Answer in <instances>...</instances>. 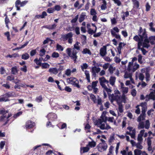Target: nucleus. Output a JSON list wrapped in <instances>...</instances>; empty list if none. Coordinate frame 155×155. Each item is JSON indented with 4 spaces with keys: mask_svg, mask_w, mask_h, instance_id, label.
Returning a JSON list of instances; mask_svg holds the SVG:
<instances>
[{
    "mask_svg": "<svg viewBox=\"0 0 155 155\" xmlns=\"http://www.w3.org/2000/svg\"><path fill=\"white\" fill-rule=\"evenodd\" d=\"M5 35L7 37L8 41H10L11 40L10 37V33L8 31H7L4 33Z\"/></svg>",
    "mask_w": 155,
    "mask_h": 155,
    "instance_id": "63",
    "label": "nucleus"
},
{
    "mask_svg": "<svg viewBox=\"0 0 155 155\" xmlns=\"http://www.w3.org/2000/svg\"><path fill=\"white\" fill-rule=\"evenodd\" d=\"M50 65L48 63H43L41 65V67L42 68H49Z\"/></svg>",
    "mask_w": 155,
    "mask_h": 155,
    "instance_id": "49",
    "label": "nucleus"
},
{
    "mask_svg": "<svg viewBox=\"0 0 155 155\" xmlns=\"http://www.w3.org/2000/svg\"><path fill=\"white\" fill-rule=\"evenodd\" d=\"M104 89V90L105 91H106L109 95V97H110V96H111V95H110V93L111 91V89L110 88H108L106 86L105 87L103 88Z\"/></svg>",
    "mask_w": 155,
    "mask_h": 155,
    "instance_id": "33",
    "label": "nucleus"
},
{
    "mask_svg": "<svg viewBox=\"0 0 155 155\" xmlns=\"http://www.w3.org/2000/svg\"><path fill=\"white\" fill-rule=\"evenodd\" d=\"M96 145V143L94 141H92L91 142H89L88 143V145L87 146L91 148L94 147Z\"/></svg>",
    "mask_w": 155,
    "mask_h": 155,
    "instance_id": "32",
    "label": "nucleus"
},
{
    "mask_svg": "<svg viewBox=\"0 0 155 155\" xmlns=\"http://www.w3.org/2000/svg\"><path fill=\"white\" fill-rule=\"evenodd\" d=\"M11 72L13 74H15L17 73L18 72L17 67L15 66L12 67L11 69Z\"/></svg>",
    "mask_w": 155,
    "mask_h": 155,
    "instance_id": "44",
    "label": "nucleus"
},
{
    "mask_svg": "<svg viewBox=\"0 0 155 155\" xmlns=\"http://www.w3.org/2000/svg\"><path fill=\"white\" fill-rule=\"evenodd\" d=\"M80 43L77 41L74 45V48L72 50L69 48H68L66 49V52L67 54L72 59L74 60V63L76 62V59L78 57L77 56V54L78 53L77 50H79L80 49Z\"/></svg>",
    "mask_w": 155,
    "mask_h": 155,
    "instance_id": "2",
    "label": "nucleus"
},
{
    "mask_svg": "<svg viewBox=\"0 0 155 155\" xmlns=\"http://www.w3.org/2000/svg\"><path fill=\"white\" fill-rule=\"evenodd\" d=\"M91 99L93 101L94 103H95L97 102V100L96 97L94 95L91 94L90 95Z\"/></svg>",
    "mask_w": 155,
    "mask_h": 155,
    "instance_id": "38",
    "label": "nucleus"
},
{
    "mask_svg": "<svg viewBox=\"0 0 155 155\" xmlns=\"http://www.w3.org/2000/svg\"><path fill=\"white\" fill-rule=\"evenodd\" d=\"M127 99V98L124 94H123L121 96L119 91H118L114 94H112L109 97V99L112 103L114 101H116L117 104H121L122 102L125 103Z\"/></svg>",
    "mask_w": 155,
    "mask_h": 155,
    "instance_id": "3",
    "label": "nucleus"
},
{
    "mask_svg": "<svg viewBox=\"0 0 155 155\" xmlns=\"http://www.w3.org/2000/svg\"><path fill=\"white\" fill-rule=\"evenodd\" d=\"M134 155H140L142 154V151L136 149L134 151Z\"/></svg>",
    "mask_w": 155,
    "mask_h": 155,
    "instance_id": "43",
    "label": "nucleus"
},
{
    "mask_svg": "<svg viewBox=\"0 0 155 155\" xmlns=\"http://www.w3.org/2000/svg\"><path fill=\"white\" fill-rule=\"evenodd\" d=\"M97 104L98 105H102V99L98 96V97L97 99Z\"/></svg>",
    "mask_w": 155,
    "mask_h": 155,
    "instance_id": "59",
    "label": "nucleus"
},
{
    "mask_svg": "<svg viewBox=\"0 0 155 155\" xmlns=\"http://www.w3.org/2000/svg\"><path fill=\"white\" fill-rule=\"evenodd\" d=\"M92 70L94 74L99 73L101 71V68H100L94 66L92 68Z\"/></svg>",
    "mask_w": 155,
    "mask_h": 155,
    "instance_id": "27",
    "label": "nucleus"
},
{
    "mask_svg": "<svg viewBox=\"0 0 155 155\" xmlns=\"http://www.w3.org/2000/svg\"><path fill=\"white\" fill-rule=\"evenodd\" d=\"M103 142L99 144L97 146V148L99 151L103 152L106 150L107 145L104 141L103 140Z\"/></svg>",
    "mask_w": 155,
    "mask_h": 155,
    "instance_id": "9",
    "label": "nucleus"
},
{
    "mask_svg": "<svg viewBox=\"0 0 155 155\" xmlns=\"http://www.w3.org/2000/svg\"><path fill=\"white\" fill-rule=\"evenodd\" d=\"M82 53L83 54H87L90 55L91 54V53L90 51L87 48L84 49L83 51H82Z\"/></svg>",
    "mask_w": 155,
    "mask_h": 155,
    "instance_id": "31",
    "label": "nucleus"
},
{
    "mask_svg": "<svg viewBox=\"0 0 155 155\" xmlns=\"http://www.w3.org/2000/svg\"><path fill=\"white\" fill-rule=\"evenodd\" d=\"M115 70V68L113 67L112 66H110L109 67L108 70L111 74H113L114 71Z\"/></svg>",
    "mask_w": 155,
    "mask_h": 155,
    "instance_id": "56",
    "label": "nucleus"
},
{
    "mask_svg": "<svg viewBox=\"0 0 155 155\" xmlns=\"http://www.w3.org/2000/svg\"><path fill=\"white\" fill-rule=\"evenodd\" d=\"M139 123L138 126V128L139 129H143L145 127V125L143 122H139Z\"/></svg>",
    "mask_w": 155,
    "mask_h": 155,
    "instance_id": "42",
    "label": "nucleus"
},
{
    "mask_svg": "<svg viewBox=\"0 0 155 155\" xmlns=\"http://www.w3.org/2000/svg\"><path fill=\"white\" fill-rule=\"evenodd\" d=\"M80 150L81 152H82L83 153H84L85 152H87L89 151V148L87 145L86 147H81Z\"/></svg>",
    "mask_w": 155,
    "mask_h": 155,
    "instance_id": "30",
    "label": "nucleus"
},
{
    "mask_svg": "<svg viewBox=\"0 0 155 155\" xmlns=\"http://www.w3.org/2000/svg\"><path fill=\"white\" fill-rule=\"evenodd\" d=\"M135 7L138 8L139 7V3L137 0H132Z\"/></svg>",
    "mask_w": 155,
    "mask_h": 155,
    "instance_id": "40",
    "label": "nucleus"
},
{
    "mask_svg": "<svg viewBox=\"0 0 155 155\" xmlns=\"http://www.w3.org/2000/svg\"><path fill=\"white\" fill-rule=\"evenodd\" d=\"M29 57V55L27 53L23 54L21 56L22 59L24 60H27Z\"/></svg>",
    "mask_w": 155,
    "mask_h": 155,
    "instance_id": "35",
    "label": "nucleus"
},
{
    "mask_svg": "<svg viewBox=\"0 0 155 155\" xmlns=\"http://www.w3.org/2000/svg\"><path fill=\"white\" fill-rule=\"evenodd\" d=\"M46 51L44 49H41L39 55L41 57L43 56L45 54Z\"/></svg>",
    "mask_w": 155,
    "mask_h": 155,
    "instance_id": "52",
    "label": "nucleus"
},
{
    "mask_svg": "<svg viewBox=\"0 0 155 155\" xmlns=\"http://www.w3.org/2000/svg\"><path fill=\"white\" fill-rule=\"evenodd\" d=\"M138 34L140 39L143 41V47L148 48L150 46L149 42L151 45L155 44V35L151 36L148 38L145 28L143 29L141 27H140Z\"/></svg>",
    "mask_w": 155,
    "mask_h": 155,
    "instance_id": "1",
    "label": "nucleus"
},
{
    "mask_svg": "<svg viewBox=\"0 0 155 155\" xmlns=\"http://www.w3.org/2000/svg\"><path fill=\"white\" fill-rule=\"evenodd\" d=\"M116 78L115 77L111 76L110 77L109 81L110 84L112 86L114 85Z\"/></svg>",
    "mask_w": 155,
    "mask_h": 155,
    "instance_id": "24",
    "label": "nucleus"
},
{
    "mask_svg": "<svg viewBox=\"0 0 155 155\" xmlns=\"http://www.w3.org/2000/svg\"><path fill=\"white\" fill-rule=\"evenodd\" d=\"M86 16V13L84 12H82L79 18V20L80 22H82L84 21L85 19V17Z\"/></svg>",
    "mask_w": 155,
    "mask_h": 155,
    "instance_id": "29",
    "label": "nucleus"
},
{
    "mask_svg": "<svg viewBox=\"0 0 155 155\" xmlns=\"http://www.w3.org/2000/svg\"><path fill=\"white\" fill-rule=\"evenodd\" d=\"M73 34L72 32H69L67 34L61 35V39L63 41H65L71 37H72Z\"/></svg>",
    "mask_w": 155,
    "mask_h": 155,
    "instance_id": "13",
    "label": "nucleus"
},
{
    "mask_svg": "<svg viewBox=\"0 0 155 155\" xmlns=\"http://www.w3.org/2000/svg\"><path fill=\"white\" fill-rule=\"evenodd\" d=\"M145 130H141L140 132V134H138L137 138V140L140 142H142L143 140L142 137L143 135Z\"/></svg>",
    "mask_w": 155,
    "mask_h": 155,
    "instance_id": "14",
    "label": "nucleus"
},
{
    "mask_svg": "<svg viewBox=\"0 0 155 155\" xmlns=\"http://www.w3.org/2000/svg\"><path fill=\"white\" fill-rule=\"evenodd\" d=\"M49 72L51 74H56L58 72L57 69L56 68H50L48 70Z\"/></svg>",
    "mask_w": 155,
    "mask_h": 155,
    "instance_id": "22",
    "label": "nucleus"
},
{
    "mask_svg": "<svg viewBox=\"0 0 155 155\" xmlns=\"http://www.w3.org/2000/svg\"><path fill=\"white\" fill-rule=\"evenodd\" d=\"M8 110H6L5 109L3 108H1L0 109V114H2L1 116L0 121H5L4 125L6 124L9 120V118L12 116L11 114H8V115L6 114L8 113Z\"/></svg>",
    "mask_w": 155,
    "mask_h": 155,
    "instance_id": "5",
    "label": "nucleus"
},
{
    "mask_svg": "<svg viewBox=\"0 0 155 155\" xmlns=\"http://www.w3.org/2000/svg\"><path fill=\"white\" fill-rule=\"evenodd\" d=\"M137 60V58L134 57L132 58L131 61L129 62L127 68L128 71H130L133 73L139 68V65L136 62Z\"/></svg>",
    "mask_w": 155,
    "mask_h": 155,
    "instance_id": "4",
    "label": "nucleus"
},
{
    "mask_svg": "<svg viewBox=\"0 0 155 155\" xmlns=\"http://www.w3.org/2000/svg\"><path fill=\"white\" fill-rule=\"evenodd\" d=\"M67 81L70 84H72L78 88L80 87V86L78 84L79 81L76 78L74 77H71L68 79Z\"/></svg>",
    "mask_w": 155,
    "mask_h": 155,
    "instance_id": "10",
    "label": "nucleus"
},
{
    "mask_svg": "<svg viewBox=\"0 0 155 155\" xmlns=\"http://www.w3.org/2000/svg\"><path fill=\"white\" fill-rule=\"evenodd\" d=\"M85 74L88 82H90V77L89 71H85Z\"/></svg>",
    "mask_w": 155,
    "mask_h": 155,
    "instance_id": "37",
    "label": "nucleus"
},
{
    "mask_svg": "<svg viewBox=\"0 0 155 155\" xmlns=\"http://www.w3.org/2000/svg\"><path fill=\"white\" fill-rule=\"evenodd\" d=\"M85 74L88 82H90V77L89 71H85Z\"/></svg>",
    "mask_w": 155,
    "mask_h": 155,
    "instance_id": "36",
    "label": "nucleus"
},
{
    "mask_svg": "<svg viewBox=\"0 0 155 155\" xmlns=\"http://www.w3.org/2000/svg\"><path fill=\"white\" fill-rule=\"evenodd\" d=\"M99 81L100 85L103 88L106 86L105 85L106 84H108L109 82V81L107 80L104 77L99 78Z\"/></svg>",
    "mask_w": 155,
    "mask_h": 155,
    "instance_id": "11",
    "label": "nucleus"
},
{
    "mask_svg": "<svg viewBox=\"0 0 155 155\" xmlns=\"http://www.w3.org/2000/svg\"><path fill=\"white\" fill-rule=\"evenodd\" d=\"M100 54L102 57H104L106 54V47L105 46H104L100 49Z\"/></svg>",
    "mask_w": 155,
    "mask_h": 155,
    "instance_id": "19",
    "label": "nucleus"
},
{
    "mask_svg": "<svg viewBox=\"0 0 155 155\" xmlns=\"http://www.w3.org/2000/svg\"><path fill=\"white\" fill-rule=\"evenodd\" d=\"M133 72L130 71H128L127 69L124 71V78L125 79L129 78L130 80L131 83L134 84L135 83L132 77Z\"/></svg>",
    "mask_w": 155,
    "mask_h": 155,
    "instance_id": "8",
    "label": "nucleus"
},
{
    "mask_svg": "<svg viewBox=\"0 0 155 155\" xmlns=\"http://www.w3.org/2000/svg\"><path fill=\"white\" fill-rule=\"evenodd\" d=\"M90 13L91 15L92 16L96 15L97 14L96 11L94 8H92L91 9Z\"/></svg>",
    "mask_w": 155,
    "mask_h": 155,
    "instance_id": "55",
    "label": "nucleus"
},
{
    "mask_svg": "<svg viewBox=\"0 0 155 155\" xmlns=\"http://www.w3.org/2000/svg\"><path fill=\"white\" fill-rule=\"evenodd\" d=\"M88 65L86 63H84L82 64V65H81V70L83 71H84V69H87L88 68Z\"/></svg>",
    "mask_w": 155,
    "mask_h": 155,
    "instance_id": "47",
    "label": "nucleus"
},
{
    "mask_svg": "<svg viewBox=\"0 0 155 155\" xmlns=\"http://www.w3.org/2000/svg\"><path fill=\"white\" fill-rule=\"evenodd\" d=\"M13 94H14L13 92H8L5 94L4 95V97H3L5 98L7 100V101H9V100L8 99V98L10 97L14 96L13 95Z\"/></svg>",
    "mask_w": 155,
    "mask_h": 155,
    "instance_id": "25",
    "label": "nucleus"
},
{
    "mask_svg": "<svg viewBox=\"0 0 155 155\" xmlns=\"http://www.w3.org/2000/svg\"><path fill=\"white\" fill-rule=\"evenodd\" d=\"M19 57V55L18 54L15 53L14 54L12 55L9 54L6 57L7 58H15L16 57Z\"/></svg>",
    "mask_w": 155,
    "mask_h": 155,
    "instance_id": "39",
    "label": "nucleus"
},
{
    "mask_svg": "<svg viewBox=\"0 0 155 155\" xmlns=\"http://www.w3.org/2000/svg\"><path fill=\"white\" fill-rule=\"evenodd\" d=\"M145 128L146 129H148L150 126V123L149 120H147L145 122Z\"/></svg>",
    "mask_w": 155,
    "mask_h": 155,
    "instance_id": "50",
    "label": "nucleus"
},
{
    "mask_svg": "<svg viewBox=\"0 0 155 155\" xmlns=\"http://www.w3.org/2000/svg\"><path fill=\"white\" fill-rule=\"evenodd\" d=\"M57 49L59 51H62L63 50L64 48L61 45L57 44Z\"/></svg>",
    "mask_w": 155,
    "mask_h": 155,
    "instance_id": "54",
    "label": "nucleus"
},
{
    "mask_svg": "<svg viewBox=\"0 0 155 155\" xmlns=\"http://www.w3.org/2000/svg\"><path fill=\"white\" fill-rule=\"evenodd\" d=\"M102 133V132L99 129L96 130V131L94 132L93 134L94 135L96 134H101Z\"/></svg>",
    "mask_w": 155,
    "mask_h": 155,
    "instance_id": "61",
    "label": "nucleus"
},
{
    "mask_svg": "<svg viewBox=\"0 0 155 155\" xmlns=\"http://www.w3.org/2000/svg\"><path fill=\"white\" fill-rule=\"evenodd\" d=\"M96 125L102 130H108L111 128L106 123L103 122L101 120H97L96 121Z\"/></svg>",
    "mask_w": 155,
    "mask_h": 155,
    "instance_id": "7",
    "label": "nucleus"
},
{
    "mask_svg": "<svg viewBox=\"0 0 155 155\" xmlns=\"http://www.w3.org/2000/svg\"><path fill=\"white\" fill-rule=\"evenodd\" d=\"M106 112L104 111L101 117V118L98 120H101L103 122H106L107 120V117L106 116Z\"/></svg>",
    "mask_w": 155,
    "mask_h": 155,
    "instance_id": "20",
    "label": "nucleus"
},
{
    "mask_svg": "<svg viewBox=\"0 0 155 155\" xmlns=\"http://www.w3.org/2000/svg\"><path fill=\"white\" fill-rule=\"evenodd\" d=\"M142 142H138V143L136 144L135 146L137 148H139L140 149H141L143 148V146L141 145V144Z\"/></svg>",
    "mask_w": 155,
    "mask_h": 155,
    "instance_id": "53",
    "label": "nucleus"
},
{
    "mask_svg": "<svg viewBox=\"0 0 155 155\" xmlns=\"http://www.w3.org/2000/svg\"><path fill=\"white\" fill-rule=\"evenodd\" d=\"M153 91H151L149 95H147L145 97V100L148 101L150 100H155V93Z\"/></svg>",
    "mask_w": 155,
    "mask_h": 155,
    "instance_id": "12",
    "label": "nucleus"
},
{
    "mask_svg": "<svg viewBox=\"0 0 155 155\" xmlns=\"http://www.w3.org/2000/svg\"><path fill=\"white\" fill-rule=\"evenodd\" d=\"M98 83V81H97L93 82L92 83L91 85H89L87 86L88 89L90 91L92 90L93 88L96 87Z\"/></svg>",
    "mask_w": 155,
    "mask_h": 155,
    "instance_id": "18",
    "label": "nucleus"
},
{
    "mask_svg": "<svg viewBox=\"0 0 155 155\" xmlns=\"http://www.w3.org/2000/svg\"><path fill=\"white\" fill-rule=\"evenodd\" d=\"M57 26V24H54L51 25H49L47 27V28L49 29H53L56 27Z\"/></svg>",
    "mask_w": 155,
    "mask_h": 155,
    "instance_id": "34",
    "label": "nucleus"
},
{
    "mask_svg": "<svg viewBox=\"0 0 155 155\" xmlns=\"http://www.w3.org/2000/svg\"><path fill=\"white\" fill-rule=\"evenodd\" d=\"M140 105H137L136 107L137 109L135 110V112L137 114H139L140 113Z\"/></svg>",
    "mask_w": 155,
    "mask_h": 155,
    "instance_id": "60",
    "label": "nucleus"
},
{
    "mask_svg": "<svg viewBox=\"0 0 155 155\" xmlns=\"http://www.w3.org/2000/svg\"><path fill=\"white\" fill-rule=\"evenodd\" d=\"M128 88L127 87H123L121 89L122 91V93H123V94H124L125 95V94H126L128 92Z\"/></svg>",
    "mask_w": 155,
    "mask_h": 155,
    "instance_id": "48",
    "label": "nucleus"
},
{
    "mask_svg": "<svg viewBox=\"0 0 155 155\" xmlns=\"http://www.w3.org/2000/svg\"><path fill=\"white\" fill-rule=\"evenodd\" d=\"M54 11V9L53 8H50L47 9V12L49 13H53Z\"/></svg>",
    "mask_w": 155,
    "mask_h": 155,
    "instance_id": "64",
    "label": "nucleus"
},
{
    "mask_svg": "<svg viewBox=\"0 0 155 155\" xmlns=\"http://www.w3.org/2000/svg\"><path fill=\"white\" fill-rule=\"evenodd\" d=\"M145 114L142 113L137 118V121L138 122H141V121L145 120Z\"/></svg>",
    "mask_w": 155,
    "mask_h": 155,
    "instance_id": "28",
    "label": "nucleus"
},
{
    "mask_svg": "<svg viewBox=\"0 0 155 155\" xmlns=\"http://www.w3.org/2000/svg\"><path fill=\"white\" fill-rule=\"evenodd\" d=\"M125 45V44L124 43L120 42L119 44V46L117 48V50L119 54L121 53V50L123 47Z\"/></svg>",
    "mask_w": 155,
    "mask_h": 155,
    "instance_id": "21",
    "label": "nucleus"
},
{
    "mask_svg": "<svg viewBox=\"0 0 155 155\" xmlns=\"http://www.w3.org/2000/svg\"><path fill=\"white\" fill-rule=\"evenodd\" d=\"M138 61L140 64H142L143 63L142 61V56L141 54H139L138 56Z\"/></svg>",
    "mask_w": 155,
    "mask_h": 155,
    "instance_id": "57",
    "label": "nucleus"
},
{
    "mask_svg": "<svg viewBox=\"0 0 155 155\" xmlns=\"http://www.w3.org/2000/svg\"><path fill=\"white\" fill-rule=\"evenodd\" d=\"M133 39L137 42L138 49L141 50L143 55H145L147 52V51L143 48V41L140 39L139 36L137 35H136L133 37Z\"/></svg>",
    "mask_w": 155,
    "mask_h": 155,
    "instance_id": "6",
    "label": "nucleus"
},
{
    "mask_svg": "<svg viewBox=\"0 0 155 155\" xmlns=\"http://www.w3.org/2000/svg\"><path fill=\"white\" fill-rule=\"evenodd\" d=\"M47 117H48L49 120H54L57 119V116L54 113H49L47 115Z\"/></svg>",
    "mask_w": 155,
    "mask_h": 155,
    "instance_id": "15",
    "label": "nucleus"
},
{
    "mask_svg": "<svg viewBox=\"0 0 155 155\" xmlns=\"http://www.w3.org/2000/svg\"><path fill=\"white\" fill-rule=\"evenodd\" d=\"M97 30V28H95L94 30L92 29L91 28H89L88 30V33L91 35H92L93 34L95 33L96 32Z\"/></svg>",
    "mask_w": 155,
    "mask_h": 155,
    "instance_id": "41",
    "label": "nucleus"
},
{
    "mask_svg": "<svg viewBox=\"0 0 155 155\" xmlns=\"http://www.w3.org/2000/svg\"><path fill=\"white\" fill-rule=\"evenodd\" d=\"M119 106L118 110L120 113H122L123 112V106L121 104H118Z\"/></svg>",
    "mask_w": 155,
    "mask_h": 155,
    "instance_id": "62",
    "label": "nucleus"
},
{
    "mask_svg": "<svg viewBox=\"0 0 155 155\" xmlns=\"http://www.w3.org/2000/svg\"><path fill=\"white\" fill-rule=\"evenodd\" d=\"M129 15V12L128 11L125 12H122L121 13V16L123 20H125V17H128Z\"/></svg>",
    "mask_w": 155,
    "mask_h": 155,
    "instance_id": "26",
    "label": "nucleus"
},
{
    "mask_svg": "<svg viewBox=\"0 0 155 155\" xmlns=\"http://www.w3.org/2000/svg\"><path fill=\"white\" fill-rule=\"evenodd\" d=\"M107 8V2H103V4L101 6V9L102 10H105Z\"/></svg>",
    "mask_w": 155,
    "mask_h": 155,
    "instance_id": "46",
    "label": "nucleus"
},
{
    "mask_svg": "<svg viewBox=\"0 0 155 155\" xmlns=\"http://www.w3.org/2000/svg\"><path fill=\"white\" fill-rule=\"evenodd\" d=\"M28 42H29L28 41L26 42L24 44L21 45V47H19L17 48H15V49H14V50L20 49H21L24 48V47H25V46H26L28 45Z\"/></svg>",
    "mask_w": 155,
    "mask_h": 155,
    "instance_id": "51",
    "label": "nucleus"
},
{
    "mask_svg": "<svg viewBox=\"0 0 155 155\" xmlns=\"http://www.w3.org/2000/svg\"><path fill=\"white\" fill-rule=\"evenodd\" d=\"M136 135V130H132L130 132V136L132 138L135 139Z\"/></svg>",
    "mask_w": 155,
    "mask_h": 155,
    "instance_id": "45",
    "label": "nucleus"
},
{
    "mask_svg": "<svg viewBox=\"0 0 155 155\" xmlns=\"http://www.w3.org/2000/svg\"><path fill=\"white\" fill-rule=\"evenodd\" d=\"M140 106L141 108L142 113L145 114L147 109V103L146 102L142 103Z\"/></svg>",
    "mask_w": 155,
    "mask_h": 155,
    "instance_id": "17",
    "label": "nucleus"
},
{
    "mask_svg": "<svg viewBox=\"0 0 155 155\" xmlns=\"http://www.w3.org/2000/svg\"><path fill=\"white\" fill-rule=\"evenodd\" d=\"M59 56V54L56 52H54L52 54V57L54 58H57Z\"/></svg>",
    "mask_w": 155,
    "mask_h": 155,
    "instance_id": "58",
    "label": "nucleus"
},
{
    "mask_svg": "<svg viewBox=\"0 0 155 155\" xmlns=\"http://www.w3.org/2000/svg\"><path fill=\"white\" fill-rule=\"evenodd\" d=\"M28 2V1H25L21 2L20 0H17L15 2V5H17L19 3L21 4V7H23Z\"/></svg>",
    "mask_w": 155,
    "mask_h": 155,
    "instance_id": "23",
    "label": "nucleus"
},
{
    "mask_svg": "<svg viewBox=\"0 0 155 155\" xmlns=\"http://www.w3.org/2000/svg\"><path fill=\"white\" fill-rule=\"evenodd\" d=\"M35 123L31 120H28L26 122L25 127L26 128H30L33 127L35 125Z\"/></svg>",
    "mask_w": 155,
    "mask_h": 155,
    "instance_id": "16",
    "label": "nucleus"
}]
</instances>
